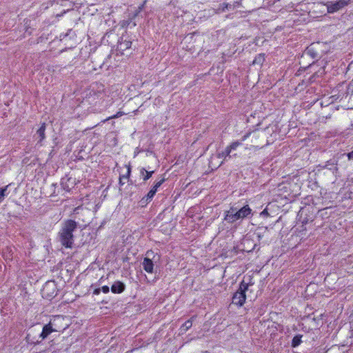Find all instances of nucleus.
I'll use <instances>...</instances> for the list:
<instances>
[{"instance_id": "nucleus-1", "label": "nucleus", "mask_w": 353, "mask_h": 353, "mask_svg": "<svg viewBox=\"0 0 353 353\" xmlns=\"http://www.w3.org/2000/svg\"><path fill=\"white\" fill-rule=\"evenodd\" d=\"M77 228V222L72 219H67L63 223L58 236L61 245L65 248H72L74 244L73 232Z\"/></svg>"}, {"instance_id": "nucleus-2", "label": "nucleus", "mask_w": 353, "mask_h": 353, "mask_svg": "<svg viewBox=\"0 0 353 353\" xmlns=\"http://www.w3.org/2000/svg\"><path fill=\"white\" fill-rule=\"evenodd\" d=\"M104 95V85L99 82H94L85 90L84 99L90 104L96 105L97 103L103 100Z\"/></svg>"}, {"instance_id": "nucleus-3", "label": "nucleus", "mask_w": 353, "mask_h": 353, "mask_svg": "<svg viewBox=\"0 0 353 353\" xmlns=\"http://www.w3.org/2000/svg\"><path fill=\"white\" fill-rule=\"evenodd\" d=\"M252 214V209L249 205L246 204L240 209L237 210L234 207H231L230 210L225 212L224 220L230 224L248 217Z\"/></svg>"}, {"instance_id": "nucleus-4", "label": "nucleus", "mask_w": 353, "mask_h": 353, "mask_svg": "<svg viewBox=\"0 0 353 353\" xmlns=\"http://www.w3.org/2000/svg\"><path fill=\"white\" fill-rule=\"evenodd\" d=\"M253 284L251 281L246 283L245 280H243L239 284V289L232 296V303L238 307L243 306L246 300L245 293L248 290L249 287Z\"/></svg>"}, {"instance_id": "nucleus-5", "label": "nucleus", "mask_w": 353, "mask_h": 353, "mask_svg": "<svg viewBox=\"0 0 353 353\" xmlns=\"http://www.w3.org/2000/svg\"><path fill=\"white\" fill-rule=\"evenodd\" d=\"M296 186V184L292 182L285 181L279 184L277 188L276 195L281 199H290L297 195L296 192H294L293 187Z\"/></svg>"}, {"instance_id": "nucleus-6", "label": "nucleus", "mask_w": 353, "mask_h": 353, "mask_svg": "<svg viewBox=\"0 0 353 353\" xmlns=\"http://www.w3.org/2000/svg\"><path fill=\"white\" fill-rule=\"evenodd\" d=\"M49 323L56 332H63L69 327L68 321L62 315L54 316L50 319Z\"/></svg>"}, {"instance_id": "nucleus-7", "label": "nucleus", "mask_w": 353, "mask_h": 353, "mask_svg": "<svg viewBox=\"0 0 353 353\" xmlns=\"http://www.w3.org/2000/svg\"><path fill=\"white\" fill-rule=\"evenodd\" d=\"M353 0H336L329 1L327 3V10L329 13H334L339 10L347 6Z\"/></svg>"}, {"instance_id": "nucleus-8", "label": "nucleus", "mask_w": 353, "mask_h": 353, "mask_svg": "<svg viewBox=\"0 0 353 353\" xmlns=\"http://www.w3.org/2000/svg\"><path fill=\"white\" fill-rule=\"evenodd\" d=\"M252 136L253 138L257 139L259 137V133L258 132H251L244 134L239 141H236L231 143L226 148L230 150V153L232 150H236V148L241 146L243 144V142L245 141L248 138Z\"/></svg>"}, {"instance_id": "nucleus-9", "label": "nucleus", "mask_w": 353, "mask_h": 353, "mask_svg": "<svg viewBox=\"0 0 353 353\" xmlns=\"http://www.w3.org/2000/svg\"><path fill=\"white\" fill-rule=\"evenodd\" d=\"M152 255H154V252L152 250H148L146 252L147 256L144 258L143 263H142L143 270L147 273H149V274L153 273V270H154V263H153L152 260L149 258V256H150Z\"/></svg>"}, {"instance_id": "nucleus-10", "label": "nucleus", "mask_w": 353, "mask_h": 353, "mask_svg": "<svg viewBox=\"0 0 353 353\" xmlns=\"http://www.w3.org/2000/svg\"><path fill=\"white\" fill-rule=\"evenodd\" d=\"M125 167L126 168L125 172L123 173V174H120V175H119V184L120 186H123L124 184H125V183L129 181L130 175H131V172H132L131 163L129 162L128 163L125 165Z\"/></svg>"}, {"instance_id": "nucleus-11", "label": "nucleus", "mask_w": 353, "mask_h": 353, "mask_svg": "<svg viewBox=\"0 0 353 353\" xmlns=\"http://www.w3.org/2000/svg\"><path fill=\"white\" fill-rule=\"evenodd\" d=\"M254 132H258L259 133V137L257 139L253 138L250 136L248 139L251 138L252 144L250 146H247L245 148L246 150H256L262 148L263 145L261 141H259L261 137V132L259 130H255Z\"/></svg>"}, {"instance_id": "nucleus-12", "label": "nucleus", "mask_w": 353, "mask_h": 353, "mask_svg": "<svg viewBox=\"0 0 353 353\" xmlns=\"http://www.w3.org/2000/svg\"><path fill=\"white\" fill-rule=\"evenodd\" d=\"M55 332L52 326L50 325V323L46 324L42 329L41 332L39 334V338L41 339V340H44L46 339L51 333Z\"/></svg>"}, {"instance_id": "nucleus-13", "label": "nucleus", "mask_w": 353, "mask_h": 353, "mask_svg": "<svg viewBox=\"0 0 353 353\" xmlns=\"http://www.w3.org/2000/svg\"><path fill=\"white\" fill-rule=\"evenodd\" d=\"M124 290L125 285L123 282L119 281L114 282L111 287V291L114 294H120Z\"/></svg>"}, {"instance_id": "nucleus-14", "label": "nucleus", "mask_w": 353, "mask_h": 353, "mask_svg": "<svg viewBox=\"0 0 353 353\" xmlns=\"http://www.w3.org/2000/svg\"><path fill=\"white\" fill-rule=\"evenodd\" d=\"M26 340L28 344L34 345L39 344L42 341L41 339L39 338V334L38 336H32L31 332L27 334Z\"/></svg>"}, {"instance_id": "nucleus-15", "label": "nucleus", "mask_w": 353, "mask_h": 353, "mask_svg": "<svg viewBox=\"0 0 353 353\" xmlns=\"http://www.w3.org/2000/svg\"><path fill=\"white\" fill-rule=\"evenodd\" d=\"M46 123H42L39 128L37 131V134L39 137V140L38 141L39 143L41 144L43 141L46 139Z\"/></svg>"}, {"instance_id": "nucleus-16", "label": "nucleus", "mask_w": 353, "mask_h": 353, "mask_svg": "<svg viewBox=\"0 0 353 353\" xmlns=\"http://www.w3.org/2000/svg\"><path fill=\"white\" fill-rule=\"evenodd\" d=\"M154 171H148L144 168H142L140 170V174L142 176V179L144 181H148L149 179H150L154 174Z\"/></svg>"}, {"instance_id": "nucleus-17", "label": "nucleus", "mask_w": 353, "mask_h": 353, "mask_svg": "<svg viewBox=\"0 0 353 353\" xmlns=\"http://www.w3.org/2000/svg\"><path fill=\"white\" fill-rule=\"evenodd\" d=\"M195 316H192L188 321H186L181 327L180 330L181 332H187L192 326V319H194Z\"/></svg>"}, {"instance_id": "nucleus-18", "label": "nucleus", "mask_w": 353, "mask_h": 353, "mask_svg": "<svg viewBox=\"0 0 353 353\" xmlns=\"http://www.w3.org/2000/svg\"><path fill=\"white\" fill-rule=\"evenodd\" d=\"M265 54L260 53L255 57L254 59L253 60L252 63L254 65L257 64V65H261L263 63V62L265 61Z\"/></svg>"}, {"instance_id": "nucleus-19", "label": "nucleus", "mask_w": 353, "mask_h": 353, "mask_svg": "<svg viewBox=\"0 0 353 353\" xmlns=\"http://www.w3.org/2000/svg\"><path fill=\"white\" fill-rule=\"evenodd\" d=\"M301 339H302V335H301V334L295 335L292 340V347H296L299 346L302 343Z\"/></svg>"}, {"instance_id": "nucleus-20", "label": "nucleus", "mask_w": 353, "mask_h": 353, "mask_svg": "<svg viewBox=\"0 0 353 353\" xmlns=\"http://www.w3.org/2000/svg\"><path fill=\"white\" fill-rule=\"evenodd\" d=\"M230 150L225 148L223 151L218 154V158L225 160L228 157H230Z\"/></svg>"}, {"instance_id": "nucleus-21", "label": "nucleus", "mask_w": 353, "mask_h": 353, "mask_svg": "<svg viewBox=\"0 0 353 353\" xmlns=\"http://www.w3.org/2000/svg\"><path fill=\"white\" fill-rule=\"evenodd\" d=\"M125 114V113L124 112H123V111H118L116 114H113L112 116H110L108 118H106L105 119H104L103 122L108 121L113 119L119 118V117H120L121 116H123Z\"/></svg>"}, {"instance_id": "nucleus-22", "label": "nucleus", "mask_w": 353, "mask_h": 353, "mask_svg": "<svg viewBox=\"0 0 353 353\" xmlns=\"http://www.w3.org/2000/svg\"><path fill=\"white\" fill-rule=\"evenodd\" d=\"M154 195L155 194L153 193V191L150 190L147 195L141 199V201H144L147 203L153 199Z\"/></svg>"}, {"instance_id": "nucleus-23", "label": "nucleus", "mask_w": 353, "mask_h": 353, "mask_svg": "<svg viewBox=\"0 0 353 353\" xmlns=\"http://www.w3.org/2000/svg\"><path fill=\"white\" fill-rule=\"evenodd\" d=\"M132 46V41H124L123 42H121L120 47L123 50L129 49L131 48Z\"/></svg>"}, {"instance_id": "nucleus-24", "label": "nucleus", "mask_w": 353, "mask_h": 353, "mask_svg": "<svg viewBox=\"0 0 353 353\" xmlns=\"http://www.w3.org/2000/svg\"><path fill=\"white\" fill-rule=\"evenodd\" d=\"M8 185L0 188V203L3 201Z\"/></svg>"}, {"instance_id": "nucleus-25", "label": "nucleus", "mask_w": 353, "mask_h": 353, "mask_svg": "<svg viewBox=\"0 0 353 353\" xmlns=\"http://www.w3.org/2000/svg\"><path fill=\"white\" fill-rule=\"evenodd\" d=\"M165 180L166 179L165 178H163L159 181H156L154 184V186H155L157 188H159L165 181Z\"/></svg>"}, {"instance_id": "nucleus-26", "label": "nucleus", "mask_w": 353, "mask_h": 353, "mask_svg": "<svg viewBox=\"0 0 353 353\" xmlns=\"http://www.w3.org/2000/svg\"><path fill=\"white\" fill-rule=\"evenodd\" d=\"M101 291L103 292L104 294H107L110 291V288L108 285H103L101 288Z\"/></svg>"}, {"instance_id": "nucleus-27", "label": "nucleus", "mask_w": 353, "mask_h": 353, "mask_svg": "<svg viewBox=\"0 0 353 353\" xmlns=\"http://www.w3.org/2000/svg\"><path fill=\"white\" fill-rule=\"evenodd\" d=\"M348 90H350L352 94H353V79L351 81V82L349 84Z\"/></svg>"}, {"instance_id": "nucleus-28", "label": "nucleus", "mask_w": 353, "mask_h": 353, "mask_svg": "<svg viewBox=\"0 0 353 353\" xmlns=\"http://www.w3.org/2000/svg\"><path fill=\"white\" fill-rule=\"evenodd\" d=\"M101 292V288H96L93 291V294L95 295H99Z\"/></svg>"}, {"instance_id": "nucleus-29", "label": "nucleus", "mask_w": 353, "mask_h": 353, "mask_svg": "<svg viewBox=\"0 0 353 353\" xmlns=\"http://www.w3.org/2000/svg\"><path fill=\"white\" fill-rule=\"evenodd\" d=\"M349 159H353V150L347 154Z\"/></svg>"}, {"instance_id": "nucleus-30", "label": "nucleus", "mask_w": 353, "mask_h": 353, "mask_svg": "<svg viewBox=\"0 0 353 353\" xmlns=\"http://www.w3.org/2000/svg\"><path fill=\"white\" fill-rule=\"evenodd\" d=\"M151 191H153V193L154 194H156L157 190H158V188H157L155 186H152V188L150 189Z\"/></svg>"}, {"instance_id": "nucleus-31", "label": "nucleus", "mask_w": 353, "mask_h": 353, "mask_svg": "<svg viewBox=\"0 0 353 353\" xmlns=\"http://www.w3.org/2000/svg\"><path fill=\"white\" fill-rule=\"evenodd\" d=\"M228 6L229 4L228 3H223V7L222 8L223 11H224L225 9H228Z\"/></svg>"}, {"instance_id": "nucleus-32", "label": "nucleus", "mask_w": 353, "mask_h": 353, "mask_svg": "<svg viewBox=\"0 0 353 353\" xmlns=\"http://www.w3.org/2000/svg\"><path fill=\"white\" fill-rule=\"evenodd\" d=\"M261 214H268L267 209H265L262 212Z\"/></svg>"}, {"instance_id": "nucleus-33", "label": "nucleus", "mask_w": 353, "mask_h": 353, "mask_svg": "<svg viewBox=\"0 0 353 353\" xmlns=\"http://www.w3.org/2000/svg\"><path fill=\"white\" fill-rule=\"evenodd\" d=\"M48 285H49V284H48V283H46V285L44 286V288H43V294L45 293V290H46V288H47Z\"/></svg>"}, {"instance_id": "nucleus-34", "label": "nucleus", "mask_w": 353, "mask_h": 353, "mask_svg": "<svg viewBox=\"0 0 353 353\" xmlns=\"http://www.w3.org/2000/svg\"><path fill=\"white\" fill-rule=\"evenodd\" d=\"M145 2H146V1H145L143 2V3L141 5V6H140V7H139V9H140V10H141V9L143 8L144 4L145 3Z\"/></svg>"}, {"instance_id": "nucleus-35", "label": "nucleus", "mask_w": 353, "mask_h": 353, "mask_svg": "<svg viewBox=\"0 0 353 353\" xmlns=\"http://www.w3.org/2000/svg\"><path fill=\"white\" fill-rule=\"evenodd\" d=\"M314 64H312V65H310V68H313V67H314Z\"/></svg>"}]
</instances>
